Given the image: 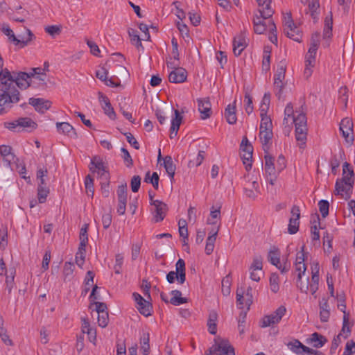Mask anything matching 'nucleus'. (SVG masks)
Listing matches in <instances>:
<instances>
[{"label":"nucleus","mask_w":355,"mask_h":355,"mask_svg":"<svg viewBox=\"0 0 355 355\" xmlns=\"http://www.w3.org/2000/svg\"><path fill=\"white\" fill-rule=\"evenodd\" d=\"M10 80L6 81L8 89H5L4 92H1L0 94V114H3L7 113L13 104L17 103L20 100V93L17 89L16 86L21 89H26L31 85L29 79L31 75L26 72H10V77H8Z\"/></svg>","instance_id":"1"},{"label":"nucleus","mask_w":355,"mask_h":355,"mask_svg":"<svg viewBox=\"0 0 355 355\" xmlns=\"http://www.w3.org/2000/svg\"><path fill=\"white\" fill-rule=\"evenodd\" d=\"M349 164L345 162L343 166V178L337 180L335 185L336 194L341 195L345 200H348L352 193L354 184V171L349 168Z\"/></svg>","instance_id":"2"},{"label":"nucleus","mask_w":355,"mask_h":355,"mask_svg":"<svg viewBox=\"0 0 355 355\" xmlns=\"http://www.w3.org/2000/svg\"><path fill=\"white\" fill-rule=\"evenodd\" d=\"M304 245H302L301 250L296 254V259L295 262V272L297 273V286L300 289L301 292L307 293L309 291V277L306 278V282L303 284L302 282V275L305 273L306 266L304 263L305 254Z\"/></svg>","instance_id":"3"},{"label":"nucleus","mask_w":355,"mask_h":355,"mask_svg":"<svg viewBox=\"0 0 355 355\" xmlns=\"http://www.w3.org/2000/svg\"><path fill=\"white\" fill-rule=\"evenodd\" d=\"M286 69V62L285 60H281L277 67V71L274 77V87L276 96L280 98L282 94V89L284 87L283 80L285 78Z\"/></svg>","instance_id":"4"},{"label":"nucleus","mask_w":355,"mask_h":355,"mask_svg":"<svg viewBox=\"0 0 355 355\" xmlns=\"http://www.w3.org/2000/svg\"><path fill=\"white\" fill-rule=\"evenodd\" d=\"M207 355H236L234 347L227 340H220L216 342L209 349Z\"/></svg>","instance_id":"5"},{"label":"nucleus","mask_w":355,"mask_h":355,"mask_svg":"<svg viewBox=\"0 0 355 355\" xmlns=\"http://www.w3.org/2000/svg\"><path fill=\"white\" fill-rule=\"evenodd\" d=\"M89 170L92 173H96L101 180H110V178L107 167L100 157L94 156L92 159Z\"/></svg>","instance_id":"6"},{"label":"nucleus","mask_w":355,"mask_h":355,"mask_svg":"<svg viewBox=\"0 0 355 355\" xmlns=\"http://www.w3.org/2000/svg\"><path fill=\"white\" fill-rule=\"evenodd\" d=\"M286 309L284 306H280L273 313L270 315H265L260 320V327L266 328L274 324H278L282 317L285 315Z\"/></svg>","instance_id":"7"},{"label":"nucleus","mask_w":355,"mask_h":355,"mask_svg":"<svg viewBox=\"0 0 355 355\" xmlns=\"http://www.w3.org/2000/svg\"><path fill=\"white\" fill-rule=\"evenodd\" d=\"M1 31L5 35L8 36L9 40L15 42V44H20L21 47H24L27 46L28 43L35 38L34 35L30 29H26L27 37L24 35H19V37H20V39L16 37L12 31L7 25L3 26L2 27Z\"/></svg>","instance_id":"8"},{"label":"nucleus","mask_w":355,"mask_h":355,"mask_svg":"<svg viewBox=\"0 0 355 355\" xmlns=\"http://www.w3.org/2000/svg\"><path fill=\"white\" fill-rule=\"evenodd\" d=\"M340 131L347 142L352 143L354 141L353 123L350 119L345 118L341 121Z\"/></svg>","instance_id":"9"},{"label":"nucleus","mask_w":355,"mask_h":355,"mask_svg":"<svg viewBox=\"0 0 355 355\" xmlns=\"http://www.w3.org/2000/svg\"><path fill=\"white\" fill-rule=\"evenodd\" d=\"M150 203L151 205L155 206V210L153 211V220L155 223H158L163 220L168 210L167 205L158 200H156Z\"/></svg>","instance_id":"10"},{"label":"nucleus","mask_w":355,"mask_h":355,"mask_svg":"<svg viewBox=\"0 0 355 355\" xmlns=\"http://www.w3.org/2000/svg\"><path fill=\"white\" fill-rule=\"evenodd\" d=\"M0 155L3 157V160L6 163L8 167L13 170L11 163L12 162L19 161V159L12 153V148L10 146H0Z\"/></svg>","instance_id":"11"},{"label":"nucleus","mask_w":355,"mask_h":355,"mask_svg":"<svg viewBox=\"0 0 355 355\" xmlns=\"http://www.w3.org/2000/svg\"><path fill=\"white\" fill-rule=\"evenodd\" d=\"M248 44L245 41V35L244 32H241L238 35L234 37L233 40V52L236 56L241 54L242 51L247 47Z\"/></svg>","instance_id":"12"},{"label":"nucleus","mask_w":355,"mask_h":355,"mask_svg":"<svg viewBox=\"0 0 355 355\" xmlns=\"http://www.w3.org/2000/svg\"><path fill=\"white\" fill-rule=\"evenodd\" d=\"M98 99L104 113L107 115L110 119L114 120L116 119V114L110 102L109 98L101 92L98 93Z\"/></svg>","instance_id":"13"},{"label":"nucleus","mask_w":355,"mask_h":355,"mask_svg":"<svg viewBox=\"0 0 355 355\" xmlns=\"http://www.w3.org/2000/svg\"><path fill=\"white\" fill-rule=\"evenodd\" d=\"M187 78V71L182 67L175 68L169 73L168 80L172 83H184Z\"/></svg>","instance_id":"14"},{"label":"nucleus","mask_w":355,"mask_h":355,"mask_svg":"<svg viewBox=\"0 0 355 355\" xmlns=\"http://www.w3.org/2000/svg\"><path fill=\"white\" fill-rule=\"evenodd\" d=\"M29 104L35 107V110L40 113H44L51 106V102L42 98H30Z\"/></svg>","instance_id":"15"},{"label":"nucleus","mask_w":355,"mask_h":355,"mask_svg":"<svg viewBox=\"0 0 355 355\" xmlns=\"http://www.w3.org/2000/svg\"><path fill=\"white\" fill-rule=\"evenodd\" d=\"M198 111L201 114L202 119H207L211 115V105L209 98H199L198 99Z\"/></svg>","instance_id":"16"},{"label":"nucleus","mask_w":355,"mask_h":355,"mask_svg":"<svg viewBox=\"0 0 355 355\" xmlns=\"http://www.w3.org/2000/svg\"><path fill=\"white\" fill-rule=\"evenodd\" d=\"M288 347L293 352L298 355H302L303 352L309 354H312L313 352V349L304 345L298 340H295L293 342L288 343Z\"/></svg>","instance_id":"17"},{"label":"nucleus","mask_w":355,"mask_h":355,"mask_svg":"<svg viewBox=\"0 0 355 355\" xmlns=\"http://www.w3.org/2000/svg\"><path fill=\"white\" fill-rule=\"evenodd\" d=\"M57 130L60 133L64 134L71 138H77V133L73 127L67 122H58Z\"/></svg>","instance_id":"18"},{"label":"nucleus","mask_w":355,"mask_h":355,"mask_svg":"<svg viewBox=\"0 0 355 355\" xmlns=\"http://www.w3.org/2000/svg\"><path fill=\"white\" fill-rule=\"evenodd\" d=\"M241 157L243 159V163L245 166V169L249 171L252 167V159L253 153V147L248 146L244 150H241Z\"/></svg>","instance_id":"19"},{"label":"nucleus","mask_w":355,"mask_h":355,"mask_svg":"<svg viewBox=\"0 0 355 355\" xmlns=\"http://www.w3.org/2000/svg\"><path fill=\"white\" fill-rule=\"evenodd\" d=\"M327 342V339L318 332H314L310 338L307 339V343L311 344L315 348L322 347Z\"/></svg>","instance_id":"20"},{"label":"nucleus","mask_w":355,"mask_h":355,"mask_svg":"<svg viewBox=\"0 0 355 355\" xmlns=\"http://www.w3.org/2000/svg\"><path fill=\"white\" fill-rule=\"evenodd\" d=\"M244 191L248 198L254 200L257 197L258 193H259L258 182L256 180H253L250 184L245 187Z\"/></svg>","instance_id":"21"},{"label":"nucleus","mask_w":355,"mask_h":355,"mask_svg":"<svg viewBox=\"0 0 355 355\" xmlns=\"http://www.w3.org/2000/svg\"><path fill=\"white\" fill-rule=\"evenodd\" d=\"M236 101L233 105L229 104L225 110V117L226 121L230 124H234L236 122L237 118L236 115Z\"/></svg>","instance_id":"22"},{"label":"nucleus","mask_w":355,"mask_h":355,"mask_svg":"<svg viewBox=\"0 0 355 355\" xmlns=\"http://www.w3.org/2000/svg\"><path fill=\"white\" fill-rule=\"evenodd\" d=\"M273 137L272 130L270 131H265V130H260L259 132V138L261 140V142L263 145V149L265 153H267L268 148H269V144L270 143Z\"/></svg>","instance_id":"23"},{"label":"nucleus","mask_w":355,"mask_h":355,"mask_svg":"<svg viewBox=\"0 0 355 355\" xmlns=\"http://www.w3.org/2000/svg\"><path fill=\"white\" fill-rule=\"evenodd\" d=\"M174 113L175 117L172 119L171 125L170 128V137L171 139L173 138L172 134H174L175 136L177 135L178 130L180 128V125L182 120V117L178 110H175Z\"/></svg>","instance_id":"24"},{"label":"nucleus","mask_w":355,"mask_h":355,"mask_svg":"<svg viewBox=\"0 0 355 355\" xmlns=\"http://www.w3.org/2000/svg\"><path fill=\"white\" fill-rule=\"evenodd\" d=\"M44 69L40 67L32 68L31 71L29 72L31 77L38 80V84L42 86L46 85V75L44 73Z\"/></svg>","instance_id":"25"},{"label":"nucleus","mask_w":355,"mask_h":355,"mask_svg":"<svg viewBox=\"0 0 355 355\" xmlns=\"http://www.w3.org/2000/svg\"><path fill=\"white\" fill-rule=\"evenodd\" d=\"M218 319V314L216 311L211 310L209 311V318L207 321L208 331L212 334L215 335L217 331L216 321Z\"/></svg>","instance_id":"26"},{"label":"nucleus","mask_w":355,"mask_h":355,"mask_svg":"<svg viewBox=\"0 0 355 355\" xmlns=\"http://www.w3.org/2000/svg\"><path fill=\"white\" fill-rule=\"evenodd\" d=\"M176 272L178 275V282L180 284L184 283L186 280V269H185V262L183 259H180L178 260L175 264Z\"/></svg>","instance_id":"27"},{"label":"nucleus","mask_w":355,"mask_h":355,"mask_svg":"<svg viewBox=\"0 0 355 355\" xmlns=\"http://www.w3.org/2000/svg\"><path fill=\"white\" fill-rule=\"evenodd\" d=\"M265 110L262 108L261 113V123L260 130L270 131L272 130V123L270 118L267 116L266 113L263 112Z\"/></svg>","instance_id":"28"},{"label":"nucleus","mask_w":355,"mask_h":355,"mask_svg":"<svg viewBox=\"0 0 355 355\" xmlns=\"http://www.w3.org/2000/svg\"><path fill=\"white\" fill-rule=\"evenodd\" d=\"M164 166L166 169V173L171 180L173 179L175 172V165L173 164L172 157L169 155L166 156L164 158Z\"/></svg>","instance_id":"29"},{"label":"nucleus","mask_w":355,"mask_h":355,"mask_svg":"<svg viewBox=\"0 0 355 355\" xmlns=\"http://www.w3.org/2000/svg\"><path fill=\"white\" fill-rule=\"evenodd\" d=\"M19 128L26 129L27 131L35 130L37 127V124L28 117L19 118Z\"/></svg>","instance_id":"30"},{"label":"nucleus","mask_w":355,"mask_h":355,"mask_svg":"<svg viewBox=\"0 0 355 355\" xmlns=\"http://www.w3.org/2000/svg\"><path fill=\"white\" fill-rule=\"evenodd\" d=\"M266 173L270 176L275 175V168L274 166V158L270 155L268 152L264 156Z\"/></svg>","instance_id":"31"},{"label":"nucleus","mask_w":355,"mask_h":355,"mask_svg":"<svg viewBox=\"0 0 355 355\" xmlns=\"http://www.w3.org/2000/svg\"><path fill=\"white\" fill-rule=\"evenodd\" d=\"M173 297L170 300V303L175 306H178L187 302L186 297H181L182 293L178 290H173L171 292Z\"/></svg>","instance_id":"32"},{"label":"nucleus","mask_w":355,"mask_h":355,"mask_svg":"<svg viewBox=\"0 0 355 355\" xmlns=\"http://www.w3.org/2000/svg\"><path fill=\"white\" fill-rule=\"evenodd\" d=\"M270 53H271L270 47L268 46H265L264 49H263V54L262 70L266 72H267L270 69Z\"/></svg>","instance_id":"33"},{"label":"nucleus","mask_w":355,"mask_h":355,"mask_svg":"<svg viewBox=\"0 0 355 355\" xmlns=\"http://www.w3.org/2000/svg\"><path fill=\"white\" fill-rule=\"evenodd\" d=\"M279 257L280 253L279 250L276 248H274L269 251L268 254V260L271 264L275 266H278V264L280 263Z\"/></svg>","instance_id":"34"},{"label":"nucleus","mask_w":355,"mask_h":355,"mask_svg":"<svg viewBox=\"0 0 355 355\" xmlns=\"http://www.w3.org/2000/svg\"><path fill=\"white\" fill-rule=\"evenodd\" d=\"M128 34L130 37L132 44L135 45L137 48L141 47L144 49L141 42V38L139 37L138 33L135 29L130 28L128 29Z\"/></svg>","instance_id":"35"},{"label":"nucleus","mask_w":355,"mask_h":355,"mask_svg":"<svg viewBox=\"0 0 355 355\" xmlns=\"http://www.w3.org/2000/svg\"><path fill=\"white\" fill-rule=\"evenodd\" d=\"M0 337L1 338V340L6 345H12V342L10 339L8 335L7 334L6 329L3 327V319L0 315Z\"/></svg>","instance_id":"36"},{"label":"nucleus","mask_w":355,"mask_h":355,"mask_svg":"<svg viewBox=\"0 0 355 355\" xmlns=\"http://www.w3.org/2000/svg\"><path fill=\"white\" fill-rule=\"evenodd\" d=\"M152 308V304L147 300L143 302L141 305H137L139 313L146 317L151 315Z\"/></svg>","instance_id":"37"},{"label":"nucleus","mask_w":355,"mask_h":355,"mask_svg":"<svg viewBox=\"0 0 355 355\" xmlns=\"http://www.w3.org/2000/svg\"><path fill=\"white\" fill-rule=\"evenodd\" d=\"M49 193V190L46 187H44V184H39L37 187V196L39 202L44 203L46 200Z\"/></svg>","instance_id":"38"},{"label":"nucleus","mask_w":355,"mask_h":355,"mask_svg":"<svg viewBox=\"0 0 355 355\" xmlns=\"http://www.w3.org/2000/svg\"><path fill=\"white\" fill-rule=\"evenodd\" d=\"M86 247H78V252L76 254V263L79 267H82L85 262V253H86Z\"/></svg>","instance_id":"39"},{"label":"nucleus","mask_w":355,"mask_h":355,"mask_svg":"<svg viewBox=\"0 0 355 355\" xmlns=\"http://www.w3.org/2000/svg\"><path fill=\"white\" fill-rule=\"evenodd\" d=\"M270 288L272 292L276 293L279 289V275L277 273H272L270 277Z\"/></svg>","instance_id":"40"},{"label":"nucleus","mask_w":355,"mask_h":355,"mask_svg":"<svg viewBox=\"0 0 355 355\" xmlns=\"http://www.w3.org/2000/svg\"><path fill=\"white\" fill-rule=\"evenodd\" d=\"M270 4L271 3H267L266 4V8L263 10H258V15L261 17L263 19H268L274 14V11L270 7Z\"/></svg>","instance_id":"41"},{"label":"nucleus","mask_w":355,"mask_h":355,"mask_svg":"<svg viewBox=\"0 0 355 355\" xmlns=\"http://www.w3.org/2000/svg\"><path fill=\"white\" fill-rule=\"evenodd\" d=\"M141 351L144 355H148L150 352L149 334H144L141 338Z\"/></svg>","instance_id":"42"},{"label":"nucleus","mask_w":355,"mask_h":355,"mask_svg":"<svg viewBox=\"0 0 355 355\" xmlns=\"http://www.w3.org/2000/svg\"><path fill=\"white\" fill-rule=\"evenodd\" d=\"M300 218L291 217L289 220V224L288 227V233L294 234L297 233L299 230Z\"/></svg>","instance_id":"43"},{"label":"nucleus","mask_w":355,"mask_h":355,"mask_svg":"<svg viewBox=\"0 0 355 355\" xmlns=\"http://www.w3.org/2000/svg\"><path fill=\"white\" fill-rule=\"evenodd\" d=\"M314 223L313 226L311 227V239L313 241H318L320 239V234L317 227V223L320 225V218L319 216H316V219L313 221H311Z\"/></svg>","instance_id":"44"},{"label":"nucleus","mask_w":355,"mask_h":355,"mask_svg":"<svg viewBox=\"0 0 355 355\" xmlns=\"http://www.w3.org/2000/svg\"><path fill=\"white\" fill-rule=\"evenodd\" d=\"M85 185L86 188V192L88 196H94V179L91 177L90 175H87L85 180Z\"/></svg>","instance_id":"45"},{"label":"nucleus","mask_w":355,"mask_h":355,"mask_svg":"<svg viewBox=\"0 0 355 355\" xmlns=\"http://www.w3.org/2000/svg\"><path fill=\"white\" fill-rule=\"evenodd\" d=\"M73 270H74V266L71 262H66L64 263V268H63V275L64 277V281L71 279L72 275H73Z\"/></svg>","instance_id":"46"},{"label":"nucleus","mask_w":355,"mask_h":355,"mask_svg":"<svg viewBox=\"0 0 355 355\" xmlns=\"http://www.w3.org/2000/svg\"><path fill=\"white\" fill-rule=\"evenodd\" d=\"M319 210L323 218H326L329 214V203L326 200H321L318 202Z\"/></svg>","instance_id":"47"},{"label":"nucleus","mask_w":355,"mask_h":355,"mask_svg":"<svg viewBox=\"0 0 355 355\" xmlns=\"http://www.w3.org/2000/svg\"><path fill=\"white\" fill-rule=\"evenodd\" d=\"M291 123H294L295 126L306 125V116L305 114L300 113L297 116H293Z\"/></svg>","instance_id":"48"},{"label":"nucleus","mask_w":355,"mask_h":355,"mask_svg":"<svg viewBox=\"0 0 355 355\" xmlns=\"http://www.w3.org/2000/svg\"><path fill=\"white\" fill-rule=\"evenodd\" d=\"M205 152L204 150H200L196 158L194 160H191L189 162V167L198 166H200L205 159Z\"/></svg>","instance_id":"49"},{"label":"nucleus","mask_w":355,"mask_h":355,"mask_svg":"<svg viewBox=\"0 0 355 355\" xmlns=\"http://www.w3.org/2000/svg\"><path fill=\"white\" fill-rule=\"evenodd\" d=\"M123 263V256L122 254H117L115 256V264L114 266V272L116 274H121V268Z\"/></svg>","instance_id":"50"},{"label":"nucleus","mask_w":355,"mask_h":355,"mask_svg":"<svg viewBox=\"0 0 355 355\" xmlns=\"http://www.w3.org/2000/svg\"><path fill=\"white\" fill-rule=\"evenodd\" d=\"M244 291L243 288H239L236 291V303L239 309H243L245 302V297L243 296Z\"/></svg>","instance_id":"51"},{"label":"nucleus","mask_w":355,"mask_h":355,"mask_svg":"<svg viewBox=\"0 0 355 355\" xmlns=\"http://www.w3.org/2000/svg\"><path fill=\"white\" fill-rule=\"evenodd\" d=\"M0 237H1L0 248L2 250H4L8 244V241H7L8 233H7V228L6 227H2L0 229Z\"/></svg>","instance_id":"52"},{"label":"nucleus","mask_w":355,"mask_h":355,"mask_svg":"<svg viewBox=\"0 0 355 355\" xmlns=\"http://www.w3.org/2000/svg\"><path fill=\"white\" fill-rule=\"evenodd\" d=\"M351 332L350 327L349 326V314H345L343 315V324L341 330V334L343 333L345 335V338H347Z\"/></svg>","instance_id":"53"},{"label":"nucleus","mask_w":355,"mask_h":355,"mask_svg":"<svg viewBox=\"0 0 355 355\" xmlns=\"http://www.w3.org/2000/svg\"><path fill=\"white\" fill-rule=\"evenodd\" d=\"M109 321L108 312H103L98 313V323L101 327H107Z\"/></svg>","instance_id":"54"},{"label":"nucleus","mask_w":355,"mask_h":355,"mask_svg":"<svg viewBox=\"0 0 355 355\" xmlns=\"http://www.w3.org/2000/svg\"><path fill=\"white\" fill-rule=\"evenodd\" d=\"M284 33L286 34V35L289 38L293 40L294 41H296V42L300 41L301 35L298 32L297 28H292L291 31H290V29H288V30L285 31Z\"/></svg>","instance_id":"55"},{"label":"nucleus","mask_w":355,"mask_h":355,"mask_svg":"<svg viewBox=\"0 0 355 355\" xmlns=\"http://www.w3.org/2000/svg\"><path fill=\"white\" fill-rule=\"evenodd\" d=\"M214 209V207H212ZM220 207H218L216 209H211L210 213L211 218H208L207 223L211 225H216V219H218L220 217Z\"/></svg>","instance_id":"56"},{"label":"nucleus","mask_w":355,"mask_h":355,"mask_svg":"<svg viewBox=\"0 0 355 355\" xmlns=\"http://www.w3.org/2000/svg\"><path fill=\"white\" fill-rule=\"evenodd\" d=\"M245 110L248 113V114H250L253 111V105H252V99L250 95L248 93L245 95Z\"/></svg>","instance_id":"57"},{"label":"nucleus","mask_w":355,"mask_h":355,"mask_svg":"<svg viewBox=\"0 0 355 355\" xmlns=\"http://www.w3.org/2000/svg\"><path fill=\"white\" fill-rule=\"evenodd\" d=\"M131 189L136 193L139 191L141 185V178L139 175H134L131 180Z\"/></svg>","instance_id":"58"},{"label":"nucleus","mask_w":355,"mask_h":355,"mask_svg":"<svg viewBox=\"0 0 355 355\" xmlns=\"http://www.w3.org/2000/svg\"><path fill=\"white\" fill-rule=\"evenodd\" d=\"M102 194L107 198L110 194V180H101Z\"/></svg>","instance_id":"59"},{"label":"nucleus","mask_w":355,"mask_h":355,"mask_svg":"<svg viewBox=\"0 0 355 355\" xmlns=\"http://www.w3.org/2000/svg\"><path fill=\"white\" fill-rule=\"evenodd\" d=\"M284 31L288 29H290V31H291L292 28H297V26H295V24H294V22L292 19L291 14H288L286 17H284Z\"/></svg>","instance_id":"60"},{"label":"nucleus","mask_w":355,"mask_h":355,"mask_svg":"<svg viewBox=\"0 0 355 355\" xmlns=\"http://www.w3.org/2000/svg\"><path fill=\"white\" fill-rule=\"evenodd\" d=\"M250 270H262V259L261 257H255L253 262L250 268Z\"/></svg>","instance_id":"61"},{"label":"nucleus","mask_w":355,"mask_h":355,"mask_svg":"<svg viewBox=\"0 0 355 355\" xmlns=\"http://www.w3.org/2000/svg\"><path fill=\"white\" fill-rule=\"evenodd\" d=\"M124 135L126 137L128 142L135 149H139V144L134 136L130 132H125Z\"/></svg>","instance_id":"62"},{"label":"nucleus","mask_w":355,"mask_h":355,"mask_svg":"<svg viewBox=\"0 0 355 355\" xmlns=\"http://www.w3.org/2000/svg\"><path fill=\"white\" fill-rule=\"evenodd\" d=\"M306 133L305 132H300L295 133L296 140L300 143H299V146L300 148H304L306 144Z\"/></svg>","instance_id":"63"},{"label":"nucleus","mask_w":355,"mask_h":355,"mask_svg":"<svg viewBox=\"0 0 355 355\" xmlns=\"http://www.w3.org/2000/svg\"><path fill=\"white\" fill-rule=\"evenodd\" d=\"M107 74L108 71L105 67L101 68L96 72V76L103 82L107 80Z\"/></svg>","instance_id":"64"}]
</instances>
